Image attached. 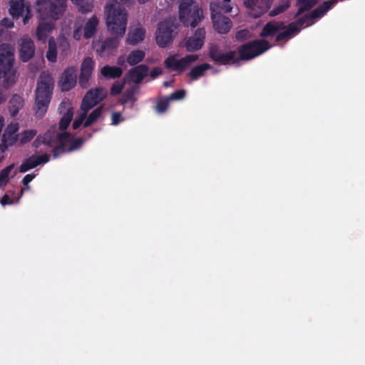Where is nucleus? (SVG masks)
Instances as JSON below:
<instances>
[{"label":"nucleus","mask_w":365,"mask_h":365,"mask_svg":"<svg viewBox=\"0 0 365 365\" xmlns=\"http://www.w3.org/2000/svg\"><path fill=\"white\" fill-rule=\"evenodd\" d=\"M72 118L73 112L68 110L61 119L59 127H51L43 135L36 138L34 145L38 148L41 144H45L66 152H71L79 148L83 143V140L81 138L73 140L71 135L64 132Z\"/></svg>","instance_id":"f257e3e1"},{"label":"nucleus","mask_w":365,"mask_h":365,"mask_svg":"<svg viewBox=\"0 0 365 365\" xmlns=\"http://www.w3.org/2000/svg\"><path fill=\"white\" fill-rule=\"evenodd\" d=\"M336 4V0L325 1L323 4L312 12L309 16H304L297 22L291 24L289 27L284 30L283 24L281 22L272 21L265 25L262 31L260 36L263 37H269L279 32L277 36V41H281L289 38L297 34L300 29L307 27L314 24L313 19L322 16L328 10Z\"/></svg>","instance_id":"f03ea898"},{"label":"nucleus","mask_w":365,"mask_h":365,"mask_svg":"<svg viewBox=\"0 0 365 365\" xmlns=\"http://www.w3.org/2000/svg\"><path fill=\"white\" fill-rule=\"evenodd\" d=\"M106 95L107 91L103 88H96L86 93L82 101L78 116L73 123V129H77L81 125L84 128L88 127L100 119L102 114L101 108H96L89 114H88V112L103 101Z\"/></svg>","instance_id":"7ed1b4c3"},{"label":"nucleus","mask_w":365,"mask_h":365,"mask_svg":"<svg viewBox=\"0 0 365 365\" xmlns=\"http://www.w3.org/2000/svg\"><path fill=\"white\" fill-rule=\"evenodd\" d=\"M269 48L267 41L259 40L247 43L240 46L238 50V58L242 60L252 59ZM210 56L211 58L220 64H226L233 63L237 59L236 53L234 51L222 53L217 46H212L210 49Z\"/></svg>","instance_id":"20e7f679"},{"label":"nucleus","mask_w":365,"mask_h":365,"mask_svg":"<svg viewBox=\"0 0 365 365\" xmlns=\"http://www.w3.org/2000/svg\"><path fill=\"white\" fill-rule=\"evenodd\" d=\"M54 4L48 0H36V11L40 14L41 21L36 29V38L45 42L48 35L53 31L55 25L53 22H45L46 19H57L63 13L67 0H56Z\"/></svg>","instance_id":"39448f33"},{"label":"nucleus","mask_w":365,"mask_h":365,"mask_svg":"<svg viewBox=\"0 0 365 365\" xmlns=\"http://www.w3.org/2000/svg\"><path fill=\"white\" fill-rule=\"evenodd\" d=\"M108 30L113 35L123 37L127 28L128 12L117 1H110L105 7Z\"/></svg>","instance_id":"423d86ee"},{"label":"nucleus","mask_w":365,"mask_h":365,"mask_svg":"<svg viewBox=\"0 0 365 365\" xmlns=\"http://www.w3.org/2000/svg\"><path fill=\"white\" fill-rule=\"evenodd\" d=\"M54 80L49 74L41 75L36 89L35 115L41 118L46 113L53 93Z\"/></svg>","instance_id":"0eeeda50"},{"label":"nucleus","mask_w":365,"mask_h":365,"mask_svg":"<svg viewBox=\"0 0 365 365\" xmlns=\"http://www.w3.org/2000/svg\"><path fill=\"white\" fill-rule=\"evenodd\" d=\"M14 48L8 44L0 46V78L3 79L4 86L9 88L17 80V75L14 68Z\"/></svg>","instance_id":"6e6552de"},{"label":"nucleus","mask_w":365,"mask_h":365,"mask_svg":"<svg viewBox=\"0 0 365 365\" xmlns=\"http://www.w3.org/2000/svg\"><path fill=\"white\" fill-rule=\"evenodd\" d=\"M232 10L230 0H217L210 4L211 18L214 29L220 34L228 32L232 26L230 20L223 16Z\"/></svg>","instance_id":"1a4fd4ad"},{"label":"nucleus","mask_w":365,"mask_h":365,"mask_svg":"<svg viewBox=\"0 0 365 365\" xmlns=\"http://www.w3.org/2000/svg\"><path fill=\"white\" fill-rule=\"evenodd\" d=\"M204 18L203 10L194 0H181L179 19L186 26L195 27Z\"/></svg>","instance_id":"9d476101"},{"label":"nucleus","mask_w":365,"mask_h":365,"mask_svg":"<svg viewBox=\"0 0 365 365\" xmlns=\"http://www.w3.org/2000/svg\"><path fill=\"white\" fill-rule=\"evenodd\" d=\"M175 29V20L165 19L160 21L155 32V41L158 46L165 48L172 43Z\"/></svg>","instance_id":"9b49d317"},{"label":"nucleus","mask_w":365,"mask_h":365,"mask_svg":"<svg viewBox=\"0 0 365 365\" xmlns=\"http://www.w3.org/2000/svg\"><path fill=\"white\" fill-rule=\"evenodd\" d=\"M198 58L197 55H187L183 58H179L178 55H172L168 57L164 65L167 68L178 72H182L190 64L195 62Z\"/></svg>","instance_id":"f8f14e48"},{"label":"nucleus","mask_w":365,"mask_h":365,"mask_svg":"<svg viewBox=\"0 0 365 365\" xmlns=\"http://www.w3.org/2000/svg\"><path fill=\"white\" fill-rule=\"evenodd\" d=\"M19 129V125L16 122H12L6 126L0 144V149L2 152H4L9 147L19 143V136L16 133Z\"/></svg>","instance_id":"ddd939ff"},{"label":"nucleus","mask_w":365,"mask_h":365,"mask_svg":"<svg viewBox=\"0 0 365 365\" xmlns=\"http://www.w3.org/2000/svg\"><path fill=\"white\" fill-rule=\"evenodd\" d=\"M205 34L204 29H197L192 36L185 39L182 46L189 52L200 50L205 43Z\"/></svg>","instance_id":"4468645a"},{"label":"nucleus","mask_w":365,"mask_h":365,"mask_svg":"<svg viewBox=\"0 0 365 365\" xmlns=\"http://www.w3.org/2000/svg\"><path fill=\"white\" fill-rule=\"evenodd\" d=\"M245 5L249 9V14L257 18L264 14L270 7V0H245Z\"/></svg>","instance_id":"2eb2a0df"},{"label":"nucleus","mask_w":365,"mask_h":365,"mask_svg":"<svg viewBox=\"0 0 365 365\" xmlns=\"http://www.w3.org/2000/svg\"><path fill=\"white\" fill-rule=\"evenodd\" d=\"M76 83V69L74 67H68L62 73L58 85L63 91H67L73 88Z\"/></svg>","instance_id":"dca6fc26"},{"label":"nucleus","mask_w":365,"mask_h":365,"mask_svg":"<svg viewBox=\"0 0 365 365\" xmlns=\"http://www.w3.org/2000/svg\"><path fill=\"white\" fill-rule=\"evenodd\" d=\"M94 66L95 63L92 58L87 57L83 61L79 77V84L82 88H86L88 86V82L91 77Z\"/></svg>","instance_id":"f3484780"},{"label":"nucleus","mask_w":365,"mask_h":365,"mask_svg":"<svg viewBox=\"0 0 365 365\" xmlns=\"http://www.w3.org/2000/svg\"><path fill=\"white\" fill-rule=\"evenodd\" d=\"M35 52V46L34 41L28 38L23 37L20 39V58L26 62L30 60Z\"/></svg>","instance_id":"a211bd4d"},{"label":"nucleus","mask_w":365,"mask_h":365,"mask_svg":"<svg viewBox=\"0 0 365 365\" xmlns=\"http://www.w3.org/2000/svg\"><path fill=\"white\" fill-rule=\"evenodd\" d=\"M49 160V155L43 154L41 155H32L27 158L19 168L21 173H25L37 165L44 164Z\"/></svg>","instance_id":"6ab92c4d"},{"label":"nucleus","mask_w":365,"mask_h":365,"mask_svg":"<svg viewBox=\"0 0 365 365\" xmlns=\"http://www.w3.org/2000/svg\"><path fill=\"white\" fill-rule=\"evenodd\" d=\"M145 36V29L140 25L131 26L127 35L128 44L135 45L142 41Z\"/></svg>","instance_id":"aec40b11"},{"label":"nucleus","mask_w":365,"mask_h":365,"mask_svg":"<svg viewBox=\"0 0 365 365\" xmlns=\"http://www.w3.org/2000/svg\"><path fill=\"white\" fill-rule=\"evenodd\" d=\"M145 56V53L142 50H134L132 51L126 57L122 56L119 57L118 60V64L120 66H123L125 62L127 61L130 66H134L141 62Z\"/></svg>","instance_id":"412c9836"},{"label":"nucleus","mask_w":365,"mask_h":365,"mask_svg":"<svg viewBox=\"0 0 365 365\" xmlns=\"http://www.w3.org/2000/svg\"><path fill=\"white\" fill-rule=\"evenodd\" d=\"M9 14L14 19H19L24 15L26 7L30 6V4L26 2L25 0H11L9 1Z\"/></svg>","instance_id":"4be33fe9"},{"label":"nucleus","mask_w":365,"mask_h":365,"mask_svg":"<svg viewBox=\"0 0 365 365\" xmlns=\"http://www.w3.org/2000/svg\"><path fill=\"white\" fill-rule=\"evenodd\" d=\"M118 38L119 36H116L115 37L110 38L104 41L96 43L95 48L98 52L110 53L118 46Z\"/></svg>","instance_id":"5701e85b"},{"label":"nucleus","mask_w":365,"mask_h":365,"mask_svg":"<svg viewBox=\"0 0 365 365\" xmlns=\"http://www.w3.org/2000/svg\"><path fill=\"white\" fill-rule=\"evenodd\" d=\"M148 67L145 65H140L133 68L127 75V78L135 83L142 81L148 75Z\"/></svg>","instance_id":"b1692460"},{"label":"nucleus","mask_w":365,"mask_h":365,"mask_svg":"<svg viewBox=\"0 0 365 365\" xmlns=\"http://www.w3.org/2000/svg\"><path fill=\"white\" fill-rule=\"evenodd\" d=\"M25 101L23 97L18 94L12 96L9 102V110L12 116H16L21 109L24 108Z\"/></svg>","instance_id":"393cba45"},{"label":"nucleus","mask_w":365,"mask_h":365,"mask_svg":"<svg viewBox=\"0 0 365 365\" xmlns=\"http://www.w3.org/2000/svg\"><path fill=\"white\" fill-rule=\"evenodd\" d=\"M101 73L105 78H115L122 75L123 71L117 66H105L101 68Z\"/></svg>","instance_id":"a878e982"},{"label":"nucleus","mask_w":365,"mask_h":365,"mask_svg":"<svg viewBox=\"0 0 365 365\" xmlns=\"http://www.w3.org/2000/svg\"><path fill=\"white\" fill-rule=\"evenodd\" d=\"M98 25V19L96 16H92L88 19L84 28V37L86 38H91L95 34Z\"/></svg>","instance_id":"bb28decb"},{"label":"nucleus","mask_w":365,"mask_h":365,"mask_svg":"<svg viewBox=\"0 0 365 365\" xmlns=\"http://www.w3.org/2000/svg\"><path fill=\"white\" fill-rule=\"evenodd\" d=\"M58 48L60 49V58H65L67 56L68 51L70 49L71 45L68 38L63 35H61L57 38Z\"/></svg>","instance_id":"cd10ccee"},{"label":"nucleus","mask_w":365,"mask_h":365,"mask_svg":"<svg viewBox=\"0 0 365 365\" xmlns=\"http://www.w3.org/2000/svg\"><path fill=\"white\" fill-rule=\"evenodd\" d=\"M46 57L49 62H56L57 61V46L53 38H51L48 41V51Z\"/></svg>","instance_id":"c85d7f7f"},{"label":"nucleus","mask_w":365,"mask_h":365,"mask_svg":"<svg viewBox=\"0 0 365 365\" xmlns=\"http://www.w3.org/2000/svg\"><path fill=\"white\" fill-rule=\"evenodd\" d=\"M210 68V66L208 63H203L199 66H197L192 68L189 72V76L192 79H197L198 78L202 76L205 74V72Z\"/></svg>","instance_id":"c756f323"},{"label":"nucleus","mask_w":365,"mask_h":365,"mask_svg":"<svg viewBox=\"0 0 365 365\" xmlns=\"http://www.w3.org/2000/svg\"><path fill=\"white\" fill-rule=\"evenodd\" d=\"M14 168V165L11 164L0 172V187L7 185L9 181L11 173Z\"/></svg>","instance_id":"7c9ffc66"},{"label":"nucleus","mask_w":365,"mask_h":365,"mask_svg":"<svg viewBox=\"0 0 365 365\" xmlns=\"http://www.w3.org/2000/svg\"><path fill=\"white\" fill-rule=\"evenodd\" d=\"M36 133V130L34 129L26 130L19 133V143L21 145H23L30 142Z\"/></svg>","instance_id":"2f4dec72"},{"label":"nucleus","mask_w":365,"mask_h":365,"mask_svg":"<svg viewBox=\"0 0 365 365\" xmlns=\"http://www.w3.org/2000/svg\"><path fill=\"white\" fill-rule=\"evenodd\" d=\"M316 3L317 0H298L299 11L297 14L312 8Z\"/></svg>","instance_id":"473e14b6"},{"label":"nucleus","mask_w":365,"mask_h":365,"mask_svg":"<svg viewBox=\"0 0 365 365\" xmlns=\"http://www.w3.org/2000/svg\"><path fill=\"white\" fill-rule=\"evenodd\" d=\"M14 26L13 21L9 18H4L0 21V36L7 29H12Z\"/></svg>","instance_id":"72a5a7b5"},{"label":"nucleus","mask_w":365,"mask_h":365,"mask_svg":"<svg viewBox=\"0 0 365 365\" xmlns=\"http://www.w3.org/2000/svg\"><path fill=\"white\" fill-rule=\"evenodd\" d=\"M289 1H282L278 6H277L276 8H274V9H272L270 11L269 15L272 16H274L279 14H281L283 11H284L286 9H287L289 8Z\"/></svg>","instance_id":"f704fd0d"},{"label":"nucleus","mask_w":365,"mask_h":365,"mask_svg":"<svg viewBox=\"0 0 365 365\" xmlns=\"http://www.w3.org/2000/svg\"><path fill=\"white\" fill-rule=\"evenodd\" d=\"M14 193L12 192L10 194H6L3 196V197L0 200V203L1 205L5 206L6 205H11L14 203L15 202H18L20 197H17L16 200L14 199L12 197Z\"/></svg>","instance_id":"c9c22d12"},{"label":"nucleus","mask_w":365,"mask_h":365,"mask_svg":"<svg viewBox=\"0 0 365 365\" xmlns=\"http://www.w3.org/2000/svg\"><path fill=\"white\" fill-rule=\"evenodd\" d=\"M169 104L168 98L159 101L155 106V110L158 113H162L166 110Z\"/></svg>","instance_id":"e433bc0d"},{"label":"nucleus","mask_w":365,"mask_h":365,"mask_svg":"<svg viewBox=\"0 0 365 365\" xmlns=\"http://www.w3.org/2000/svg\"><path fill=\"white\" fill-rule=\"evenodd\" d=\"M185 96V91L184 90H179L176 92L172 93L170 96H168L167 98L170 101H177L182 99Z\"/></svg>","instance_id":"4c0bfd02"},{"label":"nucleus","mask_w":365,"mask_h":365,"mask_svg":"<svg viewBox=\"0 0 365 365\" xmlns=\"http://www.w3.org/2000/svg\"><path fill=\"white\" fill-rule=\"evenodd\" d=\"M82 23L81 22H76L75 24V28L73 33V36L76 40H80L81 38V27H82Z\"/></svg>","instance_id":"58836bf2"},{"label":"nucleus","mask_w":365,"mask_h":365,"mask_svg":"<svg viewBox=\"0 0 365 365\" xmlns=\"http://www.w3.org/2000/svg\"><path fill=\"white\" fill-rule=\"evenodd\" d=\"M123 88V83H115L111 88V93L113 95H117L121 92Z\"/></svg>","instance_id":"ea45409f"},{"label":"nucleus","mask_w":365,"mask_h":365,"mask_svg":"<svg viewBox=\"0 0 365 365\" xmlns=\"http://www.w3.org/2000/svg\"><path fill=\"white\" fill-rule=\"evenodd\" d=\"M7 89L8 88H6L4 86V82H2V85H0V104L5 102L6 99L7 94H6V91Z\"/></svg>","instance_id":"a19ab883"},{"label":"nucleus","mask_w":365,"mask_h":365,"mask_svg":"<svg viewBox=\"0 0 365 365\" xmlns=\"http://www.w3.org/2000/svg\"><path fill=\"white\" fill-rule=\"evenodd\" d=\"M24 12H26V14L23 19V23H24V24H26L29 23V21L30 20V19L32 16L31 11V7L27 6L26 10Z\"/></svg>","instance_id":"79ce46f5"},{"label":"nucleus","mask_w":365,"mask_h":365,"mask_svg":"<svg viewBox=\"0 0 365 365\" xmlns=\"http://www.w3.org/2000/svg\"><path fill=\"white\" fill-rule=\"evenodd\" d=\"M122 121L121 114L120 113H114L112 115V124L117 125L119 122Z\"/></svg>","instance_id":"37998d69"},{"label":"nucleus","mask_w":365,"mask_h":365,"mask_svg":"<svg viewBox=\"0 0 365 365\" xmlns=\"http://www.w3.org/2000/svg\"><path fill=\"white\" fill-rule=\"evenodd\" d=\"M35 178L34 175L32 174H28L26 175L22 180V182L25 185H28V184Z\"/></svg>","instance_id":"c03bdc74"},{"label":"nucleus","mask_w":365,"mask_h":365,"mask_svg":"<svg viewBox=\"0 0 365 365\" xmlns=\"http://www.w3.org/2000/svg\"><path fill=\"white\" fill-rule=\"evenodd\" d=\"M162 73V69L160 68H155L150 73L152 78H155Z\"/></svg>","instance_id":"a18cd8bd"},{"label":"nucleus","mask_w":365,"mask_h":365,"mask_svg":"<svg viewBox=\"0 0 365 365\" xmlns=\"http://www.w3.org/2000/svg\"><path fill=\"white\" fill-rule=\"evenodd\" d=\"M132 98H133V97H132V94L131 93L125 94L124 103L127 102L129 100H132Z\"/></svg>","instance_id":"49530a36"},{"label":"nucleus","mask_w":365,"mask_h":365,"mask_svg":"<svg viewBox=\"0 0 365 365\" xmlns=\"http://www.w3.org/2000/svg\"><path fill=\"white\" fill-rule=\"evenodd\" d=\"M124 4L130 5L133 3L134 0H120Z\"/></svg>","instance_id":"de8ad7c7"},{"label":"nucleus","mask_w":365,"mask_h":365,"mask_svg":"<svg viewBox=\"0 0 365 365\" xmlns=\"http://www.w3.org/2000/svg\"><path fill=\"white\" fill-rule=\"evenodd\" d=\"M137 1L140 4H145L150 1L151 0H137Z\"/></svg>","instance_id":"09e8293b"},{"label":"nucleus","mask_w":365,"mask_h":365,"mask_svg":"<svg viewBox=\"0 0 365 365\" xmlns=\"http://www.w3.org/2000/svg\"><path fill=\"white\" fill-rule=\"evenodd\" d=\"M73 2L76 3V4H80L81 2H83L84 0H71Z\"/></svg>","instance_id":"8fccbe9b"},{"label":"nucleus","mask_w":365,"mask_h":365,"mask_svg":"<svg viewBox=\"0 0 365 365\" xmlns=\"http://www.w3.org/2000/svg\"><path fill=\"white\" fill-rule=\"evenodd\" d=\"M4 160V156H0V163Z\"/></svg>","instance_id":"3c124183"},{"label":"nucleus","mask_w":365,"mask_h":365,"mask_svg":"<svg viewBox=\"0 0 365 365\" xmlns=\"http://www.w3.org/2000/svg\"><path fill=\"white\" fill-rule=\"evenodd\" d=\"M164 85H165V86H168V83H167V82H165V83H164Z\"/></svg>","instance_id":"603ef678"},{"label":"nucleus","mask_w":365,"mask_h":365,"mask_svg":"<svg viewBox=\"0 0 365 365\" xmlns=\"http://www.w3.org/2000/svg\"><path fill=\"white\" fill-rule=\"evenodd\" d=\"M23 190H21V195L23 194Z\"/></svg>","instance_id":"864d4df0"}]
</instances>
